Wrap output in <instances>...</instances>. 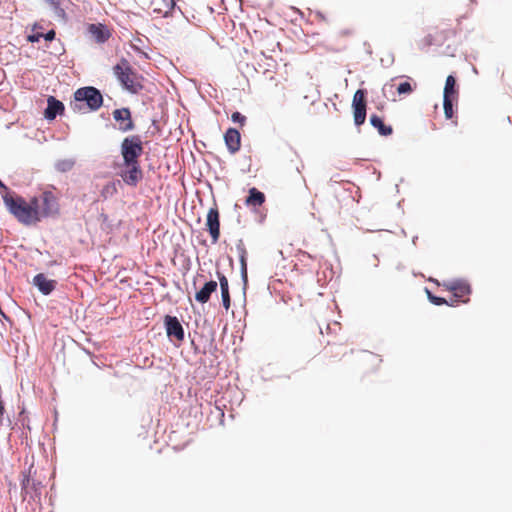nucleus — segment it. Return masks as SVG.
<instances>
[{
    "instance_id": "nucleus-1",
    "label": "nucleus",
    "mask_w": 512,
    "mask_h": 512,
    "mask_svg": "<svg viewBox=\"0 0 512 512\" xmlns=\"http://www.w3.org/2000/svg\"><path fill=\"white\" fill-rule=\"evenodd\" d=\"M3 201L9 212L21 224L32 226L41 221L39 200L37 197H32L29 201H26L21 196L6 194L3 196Z\"/></svg>"
},
{
    "instance_id": "nucleus-2",
    "label": "nucleus",
    "mask_w": 512,
    "mask_h": 512,
    "mask_svg": "<svg viewBox=\"0 0 512 512\" xmlns=\"http://www.w3.org/2000/svg\"><path fill=\"white\" fill-rule=\"evenodd\" d=\"M113 73L123 88L129 92L137 94L143 89V77L132 68L126 58H121L113 67Z\"/></svg>"
},
{
    "instance_id": "nucleus-3",
    "label": "nucleus",
    "mask_w": 512,
    "mask_h": 512,
    "mask_svg": "<svg viewBox=\"0 0 512 512\" xmlns=\"http://www.w3.org/2000/svg\"><path fill=\"white\" fill-rule=\"evenodd\" d=\"M83 103H86L89 110L96 111L103 104L102 94L92 86L79 88L74 93V102L71 103V107L74 111L80 112Z\"/></svg>"
},
{
    "instance_id": "nucleus-4",
    "label": "nucleus",
    "mask_w": 512,
    "mask_h": 512,
    "mask_svg": "<svg viewBox=\"0 0 512 512\" xmlns=\"http://www.w3.org/2000/svg\"><path fill=\"white\" fill-rule=\"evenodd\" d=\"M123 164L139 161L143 153V144L139 135H132L123 139L121 143Z\"/></svg>"
},
{
    "instance_id": "nucleus-5",
    "label": "nucleus",
    "mask_w": 512,
    "mask_h": 512,
    "mask_svg": "<svg viewBox=\"0 0 512 512\" xmlns=\"http://www.w3.org/2000/svg\"><path fill=\"white\" fill-rule=\"evenodd\" d=\"M443 287L453 294V299L450 305L453 306L456 303H467L469 301V295L471 293L470 285L463 280H456L451 282H444Z\"/></svg>"
},
{
    "instance_id": "nucleus-6",
    "label": "nucleus",
    "mask_w": 512,
    "mask_h": 512,
    "mask_svg": "<svg viewBox=\"0 0 512 512\" xmlns=\"http://www.w3.org/2000/svg\"><path fill=\"white\" fill-rule=\"evenodd\" d=\"M119 175L126 185L136 187L143 179L140 161H134L129 164L122 163Z\"/></svg>"
},
{
    "instance_id": "nucleus-7",
    "label": "nucleus",
    "mask_w": 512,
    "mask_h": 512,
    "mask_svg": "<svg viewBox=\"0 0 512 512\" xmlns=\"http://www.w3.org/2000/svg\"><path fill=\"white\" fill-rule=\"evenodd\" d=\"M37 198L39 200L40 219L59 213L58 198L53 192L45 191Z\"/></svg>"
},
{
    "instance_id": "nucleus-8",
    "label": "nucleus",
    "mask_w": 512,
    "mask_h": 512,
    "mask_svg": "<svg viewBox=\"0 0 512 512\" xmlns=\"http://www.w3.org/2000/svg\"><path fill=\"white\" fill-rule=\"evenodd\" d=\"M367 92L364 89H358L353 96L352 109L353 118L356 126H361L366 120V100Z\"/></svg>"
},
{
    "instance_id": "nucleus-9",
    "label": "nucleus",
    "mask_w": 512,
    "mask_h": 512,
    "mask_svg": "<svg viewBox=\"0 0 512 512\" xmlns=\"http://www.w3.org/2000/svg\"><path fill=\"white\" fill-rule=\"evenodd\" d=\"M206 227L211 236L212 244H216L220 237V215L216 206L210 208L207 213Z\"/></svg>"
},
{
    "instance_id": "nucleus-10",
    "label": "nucleus",
    "mask_w": 512,
    "mask_h": 512,
    "mask_svg": "<svg viewBox=\"0 0 512 512\" xmlns=\"http://www.w3.org/2000/svg\"><path fill=\"white\" fill-rule=\"evenodd\" d=\"M114 120L118 123L121 132H129L135 128L129 108L115 109L112 113Z\"/></svg>"
},
{
    "instance_id": "nucleus-11",
    "label": "nucleus",
    "mask_w": 512,
    "mask_h": 512,
    "mask_svg": "<svg viewBox=\"0 0 512 512\" xmlns=\"http://www.w3.org/2000/svg\"><path fill=\"white\" fill-rule=\"evenodd\" d=\"M164 324L166 333L169 337H174L180 342L184 340V329L177 317L166 315L164 318Z\"/></svg>"
},
{
    "instance_id": "nucleus-12",
    "label": "nucleus",
    "mask_w": 512,
    "mask_h": 512,
    "mask_svg": "<svg viewBox=\"0 0 512 512\" xmlns=\"http://www.w3.org/2000/svg\"><path fill=\"white\" fill-rule=\"evenodd\" d=\"M224 141L230 153L234 154L241 148V135L235 128H229L224 134Z\"/></svg>"
},
{
    "instance_id": "nucleus-13",
    "label": "nucleus",
    "mask_w": 512,
    "mask_h": 512,
    "mask_svg": "<svg viewBox=\"0 0 512 512\" xmlns=\"http://www.w3.org/2000/svg\"><path fill=\"white\" fill-rule=\"evenodd\" d=\"M88 32L97 43H105L111 37V32L104 24H90Z\"/></svg>"
},
{
    "instance_id": "nucleus-14",
    "label": "nucleus",
    "mask_w": 512,
    "mask_h": 512,
    "mask_svg": "<svg viewBox=\"0 0 512 512\" xmlns=\"http://www.w3.org/2000/svg\"><path fill=\"white\" fill-rule=\"evenodd\" d=\"M33 284L41 293L49 295L55 289L57 282L55 280L48 279L43 273H39L33 278Z\"/></svg>"
},
{
    "instance_id": "nucleus-15",
    "label": "nucleus",
    "mask_w": 512,
    "mask_h": 512,
    "mask_svg": "<svg viewBox=\"0 0 512 512\" xmlns=\"http://www.w3.org/2000/svg\"><path fill=\"white\" fill-rule=\"evenodd\" d=\"M217 287L218 284L214 280L206 282L204 286L195 294L196 301L201 304L207 303L211 294L217 290Z\"/></svg>"
},
{
    "instance_id": "nucleus-16",
    "label": "nucleus",
    "mask_w": 512,
    "mask_h": 512,
    "mask_svg": "<svg viewBox=\"0 0 512 512\" xmlns=\"http://www.w3.org/2000/svg\"><path fill=\"white\" fill-rule=\"evenodd\" d=\"M48 105L45 110V117L48 120H53L56 118L58 114H62L64 111V105L61 101L57 100L55 97L50 96L48 98Z\"/></svg>"
},
{
    "instance_id": "nucleus-17",
    "label": "nucleus",
    "mask_w": 512,
    "mask_h": 512,
    "mask_svg": "<svg viewBox=\"0 0 512 512\" xmlns=\"http://www.w3.org/2000/svg\"><path fill=\"white\" fill-rule=\"evenodd\" d=\"M217 278L221 289V297L223 307L228 310L230 308V293H229V282L226 276L220 272H217Z\"/></svg>"
},
{
    "instance_id": "nucleus-18",
    "label": "nucleus",
    "mask_w": 512,
    "mask_h": 512,
    "mask_svg": "<svg viewBox=\"0 0 512 512\" xmlns=\"http://www.w3.org/2000/svg\"><path fill=\"white\" fill-rule=\"evenodd\" d=\"M459 90L456 86V79L453 75L446 78L443 99L458 100Z\"/></svg>"
},
{
    "instance_id": "nucleus-19",
    "label": "nucleus",
    "mask_w": 512,
    "mask_h": 512,
    "mask_svg": "<svg viewBox=\"0 0 512 512\" xmlns=\"http://www.w3.org/2000/svg\"><path fill=\"white\" fill-rule=\"evenodd\" d=\"M150 6L153 12L167 15L175 6L174 0H151Z\"/></svg>"
},
{
    "instance_id": "nucleus-20",
    "label": "nucleus",
    "mask_w": 512,
    "mask_h": 512,
    "mask_svg": "<svg viewBox=\"0 0 512 512\" xmlns=\"http://www.w3.org/2000/svg\"><path fill=\"white\" fill-rule=\"evenodd\" d=\"M370 123L374 128L378 130L379 134L382 136H389L393 132L392 127L385 125L383 119L376 114H372L370 116Z\"/></svg>"
},
{
    "instance_id": "nucleus-21",
    "label": "nucleus",
    "mask_w": 512,
    "mask_h": 512,
    "mask_svg": "<svg viewBox=\"0 0 512 512\" xmlns=\"http://www.w3.org/2000/svg\"><path fill=\"white\" fill-rule=\"evenodd\" d=\"M265 202V195L255 187L249 190V196L247 197L245 203L247 206L258 207L261 206Z\"/></svg>"
},
{
    "instance_id": "nucleus-22",
    "label": "nucleus",
    "mask_w": 512,
    "mask_h": 512,
    "mask_svg": "<svg viewBox=\"0 0 512 512\" xmlns=\"http://www.w3.org/2000/svg\"><path fill=\"white\" fill-rule=\"evenodd\" d=\"M361 361L364 364H368L369 369L372 370V369L377 368L380 365V363L382 362V359L378 355H376L372 352L365 351L361 355Z\"/></svg>"
},
{
    "instance_id": "nucleus-23",
    "label": "nucleus",
    "mask_w": 512,
    "mask_h": 512,
    "mask_svg": "<svg viewBox=\"0 0 512 512\" xmlns=\"http://www.w3.org/2000/svg\"><path fill=\"white\" fill-rule=\"evenodd\" d=\"M75 165V162L74 160L72 159H63V160H59L57 163H56V169L59 171V172H68L70 171Z\"/></svg>"
},
{
    "instance_id": "nucleus-24",
    "label": "nucleus",
    "mask_w": 512,
    "mask_h": 512,
    "mask_svg": "<svg viewBox=\"0 0 512 512\" xmlns=\"http://www.w3.org/2000/svg\"><path fill=\"white\" fill-rule=\"evenodd\" d=\"M458 100L443 99L444 114L447 119H451L454 115L453 104Z\"/></svg>"
},
{
    "instance_id": "nucleus-25",
    "label": "nucleus",
    "mask_w": 512,
    "mask_h": 512,
    "mask_svg": "<svg viewBox=\"0 0 512 512\" xmlns=\"http://www.w3.org/2000/svg\"><path fill=\"white\" fill-rule=\"evenodd\" d=\"M328 353L330 354L331 357L341 359L342 357H344L346 355V350L341 345H338V346L332 347L328 351Z\"/></svg>"
},
{
    "instance_id": "nucleus-26",
    "label": "nucleus",
    "mask_w": 512,
    "mask_h": 512,
    "mask_svg": "<svg viewBox=\"0 0 512 512\" xmlns=\"http://www.w3.org/2000/svg\"><path fill=\"white\" fill-rule=\"evenodd\" d=\"M396 90L399 95H406V94H410L413 91V87L410 82L405 81V82L400 83L397 86Z\"/></svg>"
},
{
    "instance_id": "nucleus-27",
    "label": "nucleus",
    "mask_w": 512,
    "mask_h": 512,
    "mask_svg": "<svg viewBox=\"0 0 512 512\" xmlns=\"http://www.w3.org/2000/svg\"><path fill=\"white\" fill-rule=\"evenodd\" d=\"M426 293H427V297L428 299L430 300L431 303H433L434 305H443V304H448L450 305V303L442 298V297H437L435 295H433L428 289H426Z\"/></svg>"
},
{
    "instance_id": "nucleus-28",
    "label": "nucleus",
    "mask_w": 512,
    "mask_h": 512,
    "mask_svg": "<svg viewBox=\"0 0 512 512\" xmlns=\"http://www.w3.org/2000/svg\"><path fill=\"white\" fill-rule=\"evenodd\" d=\"M231 120L233 122L239 123L241 126H244L246 122V117L242 115L240 112H234L231 115Z\"/></svg>"
},
{
    "instance_id": "nucleus-29",
    "label": "nucleus",
    "mask_w": 512,
    "mask_h": 512,
    "mask_svg": "<svg viewBox=\"0 0 512 512\" xmlns=\"http://www.w3.org/2000/svg\"><path fill=\"white\" fill-rule=\"evenodd\" d=\"M240 264H241V272L246 277L247 275V257H243V255H240Z\"/></svg>"
},
{
    "instance_id": "nucleus-30",
    "label": "nucleus",
    "mask_w": 512,
    "mask_h": 512,
    "mask_svg": "<svg viewBox=\"0 0 512 512\" xmlns=\"http://www.w3.org/2000/svg\"><path fill=\"white\" fill-rule=\"evenodd\" d=\"M237 250L239 252V256L240 255H243V257H247V250L244 246V244L242 242H240L238 245H237Z\"/></svg>"
},
{
    "instance_id": "nucleus-31",
    "label": "nucleus",
    "mask_w": 512,
    "mask_h": 512,
    "mask_svg": "<svg viewBox=\"0 0 512 512\" xmlns=\"http://www.w3.org/2000/svg\"><path fill=\"white\" fill-rule=\"evenodd\" d=\"M55 35H56L55 31L54 30H50L45 35H43V37L47 41H52L55 38Z\"/></svg>"
},
{
    "instance_id": "nucleus-32",
    "label": "nucleus",
    "mask_w": 512,
    "mask_h": 512,
    "mask_svg": "<svg viewBox=\"0 0 512 512\" xmlns=\"http://www.w3.org/2000/svg\"><path fill=\"white\" fill-rule=\"evenodd\" d=\"M42 36H43V34L30 35V36L28 37V39H29V41H30V42H36V41H38V40L40 39V37H42Z\"/></svg>"
},
{
    "instance_id": "nucleus-33",
    "label": "nucleus",
    "mask_w": 512,
    "mask_h": 512,
    "mask_svg": "<svg viewBox=\"0 0 512 512\" xmlns=\"http://www.w3.org/2000/svg\"><path fill=\"white\" fill-rule=\"evenodd\" d=\"M45 1L55 8L59 7V0H45Z\"/></svg>"
},
{
    "instance_id": "nucleus-34",
    "label": "nucleus",
    "mask_w": 512,
    "mask_h": 512,
    "mask_svg": "<svg viewBox=\"0 0 512 512\" xmlns=\"http://www.w3.org/2000/svg\"><path fill=\"white\" fill-rule=\"evenodd\" d=\"M29 478H25L23 481H22V488L23 489H27L28 485H29Z\"/></svg>"
},
{
    "instance_id": "nucleus-35",
    "label": "nucleus",
    "mask_w": 512,
    "mask_h": 512,
    "mask_svg": "<svg viewBox=\"0 0 512 512\" xmlns=\"http://www.w3.org/2000/svg\"><path fill=\"white\" fill-rule=\"evenodd\" d=\"M3 413H4V406H3V402L0 400V418L3 416Z\"/></svg>"
},
{
    "instance_id": "nucleus-36",
    "label": "nucleus",
    "mask_w": 512,
    "mask_h": 512,
    "mask_svg": "<svg viewBox=\"0 0 512 512\" xmlns=\"http://www.w3.org/2000/svg\"><path fill=\"white\" fill-rule=\"evenodd\" d=\"M110 188L114 191V190H115L114 184H112V185H107V186L104 188L103 193L105 192V190H109Z\"/></svg>"
},
{
    "instance_id": "nucleus-37",
    "label": "nucleus",
    "mask_w": 512,
    "mask_h": 512,
    "mask_svg": "<svg viewBox=\"0 0 512 512\" xmlns=\"http://www.w3.org/2000/svg\"><path fill=\"white\" fill-rule=\"evenodd\" d=\"M3 76H4V72H3V70L0 69V79H2Z\"/></svg>"
},
{
    "instance_id": "nucleus-38",
    "label": "nucleus",
    "mask_w": 512,
    "mask_h": 512,
    "mask_svg": "<svg viewBox=\"0 0 512 512\" xmlns=\"http://www.w3.org/2000/svg\"><path fill=\"white\" fill-rule=\"evenodd\" d=\"M0 186H3L2 182L0 181Z\"/></svg>"
}]
</instances>
